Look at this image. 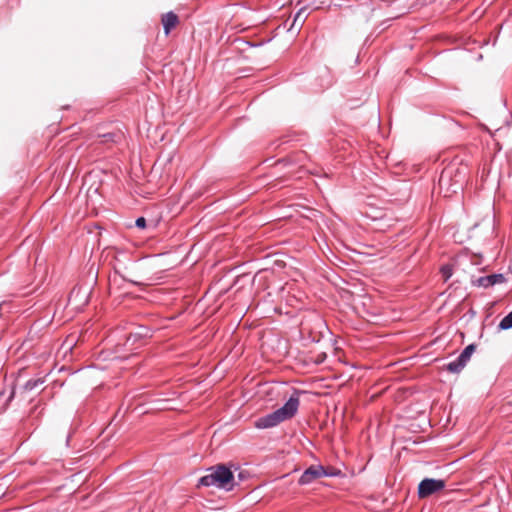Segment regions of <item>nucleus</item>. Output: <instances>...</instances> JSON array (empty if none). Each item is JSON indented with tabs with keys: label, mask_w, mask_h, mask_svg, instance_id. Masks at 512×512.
Masks as SVG:
<instances>
[{
	"label": "nucleus",
	"mask_w": 512,
	"mask_h": 512,
	"mask_svg": "<svg viewBox=\"0 0 512 512\" xmlns=\"http://www.w3.org/2000/svg\"><path fill=\"white\" fill-rule=\"evenodd\" d=\"M299 407V398L292 395L288 401L279 409L258 418L255 421V427L259 429H266L277 426L279 423L292 418Z\"/></svg>",
	"instance_id": "obj_1"
},
{
	"label": "nucleus",
	"mask_w": 512,
	"mask_h": 512,
	"mask_svg": "<svg viewBox=\"0 0 512 512\" xmlns=\"http://www.w3.org/2000/svg\"><path fill=\"white\" fill-rule=\"evenodd\" d=\"M441 272L445 280L449 279L452 276V268L449 265L443 266L441 268Z\"/></svg>",
	"instance_id": "obj_12"
},
{
	"label": "nucleus",
	"mask_w": 512,
	"mask_h": 512,
	"mask_svg": "<svg viewBox=\"0 0 512 512\" xmlns=\"http://www.w3.org/2000/svg\"><path fill=\"white\" fill-rule=\"evenodd\" d=\"M329 475H333V473L327 472L326 469L321 465H313L303 472L299 479V483L301 485L310 484L318 478Z\"/></svg>",
	"instance_id": "obj_5"
},
{
	"label": "nucleus",
	"mask_w": 512,
	"mask_h": 512,
	"mask_svg": "<svg viewBox=\"0 0 512 512\" xmlns=\"http://www.w3.org/2000/svg\"><path fill=\"white\" fill-rule=\"evenodd\" d=\"M307 15H308V13H307V9H306V8H301V9L297 12V14L295 15V17H294V23H293V25H295L296 23H299V25L301 26V25L304 23L305 19L307 18Z\"/></svg>",
	"instance_id": "obj_10"
},
{
	"label": "nucleus",
	"mask_w": 512,
	"mask_h": 512,
	"mask_svg": "<svg viewBox=\"0 0 512 512\" xmlns=\"http://www.w3.org/2000/svg\"><path fill=\"white\" fill-rule=\"evenodd\" d=\"M162 24L166 35L176 27L179 22L178 16L174 12H168L162 16Z\"/></svg>",
	"instance_id": "obj_7"
},
{
	"label": "nucleus",
	"mask_w": 512,
	"mask_h": 512,
	"mask_svg": "<svg viewBox=\"0 0 512 512\" xmlns=\"http://www.w3.org/2000/svg\"><path fill=\"white\" fill-rule=\"evenodd\" d=\"M466 365V362L461 361V358L458 356L456 360L447 364V370L452 373L460 372Z\"/></svg>",
	"instance_id": "obj_8"
},
{
	"label": "nucleus",
	"mask_w": 512,
	"mask_h": 512,
	"mask_svg": "<svg viewBox=\"0 0 512 512\" xmlns=\"http://www.w3.org/2000/svg\"><path fill=\"white\" fill-rule=\"evenodd\" d=\"M467 169L464 166L451 164L443 169L440 178L439 186L446 195L450 193H457L462 189L463 183L466 180Z\"/></svg>",
	"instance_id": "obj_2"
},
{
	"label": "nucleus",
	"mask_w": 512,
	"mask_h": 512,
	"mask_svg": "<svg viewBox=\"0 0 512 512\" xmlns=\"http://www.w3.org/2000/svg\"><path fill=\"white\" fill-rule=\"evenodd\" d=\"M499 328L502 330L512 328V311L500 321Z\"/></svg>",
	"instance_id": "obj_11"
},
{
	"label": "nucleus",
	"mask_w": 512,
	"mask_h": 512,
	"mask_svg": "<svg viewBox=\"0 0 512 512\" xmlns=\"http://www.w3.org/2000/svg\"><path fill=\"white\" fill-rule=\"evenodd\" d=\"M40 383H42V381H40V380H29V381H27L25 387L27 389L31 390V389H34Z\"/></svg>",
	"instance_id": "obj_13"
},
{
	"label": "nucleus",
	"mask_w": 512,
	"mask_h": 512,
	"mask_svg": "<svg viewBox=\"0 0 512 512\" xmlns=\"http://www.w3.org/2000/svg\"><path fill=\"white\" fill-rule=\"evenodd\" d=\"M136 226L139 228H144L146 226V220L143 217H140L136 220Z\"/></svg>",
	"instance_id": "obj_14"
},
{
	"label": "nucleus",
	"mask_w": 512,
	"mask_h": 512,
	"mask_svg": "<svg viewBox=\"0 0 512 512\" xmlns=\"http://www.w3.org/2000/svg\"><path fill=\"white\" fill-rule=\"evenodd\" d=\"M445 487V481L441 479L425 478L418 486L419 498H426L430 495L441 491Z\"/></svg>",
	"instance_id": "obj_4"
},
{
	"label": "nucleus",
	"mask_w": 512,
	"mask_h": 512,
	"mask_svg": "<svg viewBox=\"0 0 512 512\" xmlns=\"http://www.w3.org/2000/svg\"><path fill=\"white\" fill-rule=\"evenodd\" d=\"M474 351H475V346L473 344H470L467 347H465V349L459 355V357L461 358V361H464L467 363L470 360V357Z\"/></svg>",
	"instance_id": "obj_9"
},
{
	"label": "nucleus",
	"mask_w": 512,
	"mask_h": 512,
	"mask_svg": "<svg viewBox=\"0 0 512 512\" xmlns=\"http://www.w3.org/2000/svg\"><path fill=\"white\" fill-rule=\"evenodd\" d=\"M505 282V277L503 274H491L483 277H479L473 284L478 287L488 288L495 284H502Z\"/></svg>",
	"instance_id": "obj_6"
},
{
	"label": "nucleus",
	"mask_w": 512,
	"mask_h": 512,
	"mask_svg": "<svg viewBox=\"0 0 512 512\" xmlns=\"http://www.w3.org/2000/svg\"><path fill=\"white\" fill-rule=\"evenodd\" d=\"M199 485L230 491L234 487V476L225 465H217L208 469V474L199 479Z\"/></svg>",
	"instance_id": "obj_3"
}]
</instances>
